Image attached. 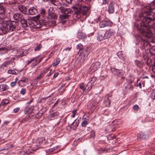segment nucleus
<instances>
[{
    "label": "nucleus",
    "instance_id": "nucleus-1",
    "mask_svg": "<svg viewBox=\"0 0 155 155\" xmlns=\"http://www.w3.org/2000/svg\"><path fill=\"white\" fill-rule=\"evenodd\" d=\"M154 0H147L146 6V29L149 35H152L154 31L153 21L155 20V13L153 11L155 8Z\"/></svg>",
    "mask_w": 155,
    "mask_h": 155
},
{
    "label": "nucleus",
    "instance_id": "nucleus-2",
    "mask_svg": "<svg viewBox=\"0 0 155 155\" xmlns=\"http://www.w3.org/2000/svg\"><path fill=\"white\" fill-rule=\"evenodd\" d=\"M140 16L141 18V17H143L142 21L140 24V31L141 33V36H143L141 37V39L142 41V43L143 44V45L141 47V48L143 50H144L145 51V40L144 39V35L145 32V17L144 15V14H141Z\"/></svg>",
    "mask_w": 155,
    "mask_h": 155
},
{
    "label": "nucleus",
    "instance_id": "nucleus-3",
    "mask_svg": "<svg viewBox=\"0 0 155 155\" xmlns=\"http://www.w3.org/2000/svg\"><path fill=\"white\" fill-rule=\"evenodd\" d=\"M74 14L79 16L82 14L83 15L87 14L89 10V8L86 6L82 5L81 4L76 5L73 7Z\"/></svg>",
    "mask_w": 155,
    "mask_h": 155
},
{
    "label": "nucleus",
    "instance_id": "nucleus-4",
    "mask_svg": "<svg viewBox=\"0 0 155 155\" xmlns=\"http://www.w3.org/2000/svg\"><path fill=\"white\" fill-rule=\"evenodd\" d=\"M18 22L14 21H8L3 26L5 34L8 32L12 31L15 30L16 27L18 25Z\"/></svg>",
    "mask_w": 155,
    "mask_h": 155
},
{
    "label": "nucleus",
    "instance_id": "nucleus-5",
    "mask_svg": "<svg viewBox=\"0 0 155 155\" xmlns=\"http://www.w3.org/2000/svg\"><path fill=\"white\" fill-rule=\"evenodd\" d=\"M40 17L39 15L36 16V18L37 20L39 19V21H37L34 20L31 21V27L35 28H40L42 26L47 25V21L43 18L39 19Z\"/></svg>",
    "mask_w": 155,
    "mask_h": 155
},
{
    "label": "nucleus",
    "instance_id": "nucleus-6",
    "mask_svg": "<svg viewBox=\"0 0 155 155\" xmlns=\"http://www.w3.org/2000/svg\"><path fill=\"white\" fill-rule=\"evenodd\" d=\"M146 47H150L151 46L150 43H155V36H153L155 33L154 29L152 31L153 34L150 36L149 35V34L147 33V29H146Z\"/></svg>",
    "mask_w": 155,
    "mask_h": 155
},
{
    "label": "nucleus",
    "instance_id": "nucleus-7",
    "mask_svg": "<svg viewBox=\"0 0 155 155\" xmlns=\"http://www.w3.org/2000/svg\"><path fill=\"white\" fill-rule=\"evenodd\" d=\"M53 10L54 8L52 7H50L48 9L47 17L48 19H55L57 18V15L54 13Z\"/></svg>",
    "mask_w": 155,
    "mask_h": 155
},
{
    "label": "nucleus",
    "instance_id": "nucleus-8",
    "mask_svg": "<svg viewBox=\"0 0 155 155\" xmlns=\"http://www.w3.org/2000/svg\"><path fill=\"white\" fill-rule=\"evenodd\" d=\"M101 63L98 61H96L92 64L89 71L91 73H92L96 71L101 66Z\"/></svg>",
    "mask_w": 155,
    "mask_h": 155
},
{
    "label": "nucleus",
    "instance_id": "nucleus-9",
    "mask_svg": "<svg viewBox=\"0 0 155 155\" xmlns=\"http://www.w3.org/2000/svg\"><path fill=\"white\" fill-rule=\"evenodd\" d=\"M97 79V78L94 76H93L91 78L90 81L88 83L86 86V87H87V90L89 91L91 89L92 86L94 85Z\"/></svg>",
    "mask_w": 155,
    "mask_h": 155
},
{
    "label": "nucleus",
    "instance_id": "nucleus-10",
    "mask_svg": "<svg viewBox=\"0 0 155 155\" xmlns=\"http://www.w3.org/2000/svg\"><path fill=\"white\" fill-rule=\"evenodd\" d=\"M112 22L110 20H105L100 22L99 26L101 28H104L106 27L111 26L112 24Z\"/></svg>",
    "mask_w": 155,
    "mask_h": 155
},
{
    "label": "nucleus",
    "instance_id": "nucleus-11",
    "mask_svg": "<svg viewBox=\"0 0 155 155\" xmlns=\"http://www.w3.org/2000/svg\"><path fill=\"white\" fill-rule=\"evenodd\" d=\"M115 32L112 29H110L107 30L104 34V37L106 39L110 38V37L114 35Z\"/></svg>",
    "mask_w": 155,
    "mask_h": 155
},
{
    "label": "nucleus",
    "instance_id": "nucleus-12",
    "mask_svg": "<svg viewBox=\"0 0 155 155\" xmlns=\"http://www.w3.org/2000/svg\"><path fill=\"white\" fill-rule=\"evenodd\" d=\"M111 97L108 94L105 96L104 104L105 106L107 107L110 106L111 101L110 98Z\"/></svg>",
    "mask_w": 155,
    "mask_h": 155
},
{
    "label": "nucleus",
    "instance_id": "nucleus-13",
    "mask_svg": "<svg viewBox=\"0 0 155 155\" xmlns=\"http://www.w3.org/2000/svg\"><path fill=\"white\" fill-rule=\"evenodd\" d=\"M82 57H83V59H85L87 57L88 55L89 54L90 52L89 49L86 48L85 49H83L80 53H79Z\"/></svg>",
    "mask_w": 155,
    "mask_h": 155
},
{
    "label": "nucleus",
    "instance_id": "nucleus-14",
    "mask_svg": "<svg viewBox=\"0 0 155 155\" xmlns=\"http://www.w3.org/2000/svg\"><path fill=\"white\" fill-rule=\"evenodd\" d=\"M38 11L37 9L35 7H33L30 8L27 11V15H33L37 13Z\"/></svg>",
    "mask_w": 155,
    "mask_h": 155
},
{
    "label": "nucleus",
    "instance_id": "nucleus-15",
    "mask_svg": "<svg viewBox=\"0 0 155 155\" xmlns=\"http://www.w3.org/2000/svg\"><path fill=\"white\" fill-rule=\"evenodd\" d=\"M114 3L113 2H111L108 6V12L110 14H112L114 13Z\"/></svg>",
    "mask_w": 155,
    "mask_h": 155
},
{
    "label": "nucleus",
    "instance_id": "nucleus-16",
    "mask_svg": "<svg viewBox=\"0 0 155 155\" xmlns=\"http://www.w3.org/2000/svg\"><path fill=\"white\" fill-rule=\"evenodd\" d=\"M56 24V22L54 19H49L47 21V25L51 27L54 26Z\"/></svg>",
    "mask_w": 155,
    "mask_h": 155
},
{
    "label": "nucleus",
    "instance_id": "nucleus-17",
    "mask_svg": "<svg viewBox=\"0 0 155 155\" xmlns=\"http://www.w3.org/2000/svg\"><path fill=\"white\" fill-rule=\"evenodd\" d=\"M69 17V16L66 15H60L59 18L62 23H64Z\"/></svg>",
    "mask_w": 155,
    "mask_h": 155
},
{
    "label": "nucleus",
    "instance_id": "nucleus-18",
    "mask_svg": "<svg viewBox=\"0 0 155 155\" xmlns=\"http://www.w3.org/2000/svg\"><path fill=\"white\" fill-rule=\"evenodd\" d=\"M45 138L44 137H41L38 138L36 140V142L38 144H39V145L40 146L42 144H45Z\"/></svg>",
    "mask_w": 155,
    "mask_h": 155
},
{
    "label": "nucleus",
    "instance_id": "nucleus-19",
    "mask_svg": "<svg viewBox=\"0 0 155 155\" xmlns=\"http://www.w3.org/2000/svg\"><path fill=\"white\" fill-rule=\"evenodd\" d=\"M77 37L80 39H84L87 37L85 34L82 32H79L78 33Z\"/></svg>",
    "mask_w": 155,
    "mask_h": 155
},
{
    "label": "nucleus",
    "instance_id": "nucleus-20",
    "mask_svg": "<svg viewBox=\"0 0 155 155\" xmlns=\"http://www.w3.org/2000/svg\"><path fill=\"white\" fill-rule=\"evenodd\" d=\"M19 10L23 13L27 14V10L26 8L23 5H20L19 6Z\"/></svg>",
    "mask_w": 155,
    "mask_h": 155
},
{
    "label": "nucleus",
    "instance_id": "nucleus-21",
    "mask_svg": "<svg viewBox=\"0 0 155 155\" xmlns=\"http://www.w3.org/2000/svg\"><path fill=\"white\" fill-rule=\"evenodd\" d=\"M21 25L24 28H25L28 26L27 21L24 18H21Z\"/></svg>",
    "mask_w": 155,
    "mask_h": 155
},
{
    "label": "nucleus",
    "instance_id": "nucleus-22",
    "mask_svg": "<svg viewBox=\"0 0 155 155\" xmlns=\"http://www.w3.org/2000/svg\"><path fill=\"white\" fill-rule=\"evenodd\" d=\"M97 40L100 41L106 39L104 37V35L103 36L101 33H99L98 34L97 36Z\"/></svg>",
    "mask_w": 155,
    "mask_h": 155
},
{
    "label": "nucleus",
    "instance_id": "nucleus-23",
    "mask_svg": "<svg viewBox=\"0 0 155 155\" xmlns=\"http://www.w3.org/2000/svg\"><path fill=\"white\" fill-rule=\"evenodd\" d=\"M59 115V113L58 112H55L53 114H50L49 116V118L51 119L52 120L53 118H56Z\"/></svg>",
    "mask_w": 155,
    "mask_h": 155
},
{
    "label": "nucleus",
    "instance_id": "nucleus-24",
    "mask_svg": "<svg viewBox=\"0 0 155 155\" xmlns=\"http://www.w3.org/2000/svg\"><path fill=\"white\" fill-rule=\"evenodd\" d=\"M51 2L54 5L57 6V8L59 9V7H62L61 6V2L56 1V0H51Z\"/></svg>",
    "mask_w": 155,
    "mask_h": 155
},
{
    "label": "nucleus",
    "instance_id": "nucleus-25",
    "mask_svg": "<svg viewBox=\"0 0 155 155\" xmlns=\"http://www.w3.org/2000/svg\"><path fill=\"white\" fill-rule=\"evenodd\" d=\"M78 124L79 122L78 121H74L71 124V128L73 130H75L78 126Z\"/></svg>",
    "mask_w": 155,
    "mask_h": 155
},
{
    "label": "nucleus",
    "instance_id": "nucleus-26",
    "mask_svg": "<svg viewBox=\"0 0 155 155\" xmlns=\"http://www.w3.org/2000/svg\"><path fill=\"white\" fill-rule=\"evenodd\" d=\"M8 89V86L5 84H1L0 85V91H4Z\"/></svg>",
    "mask_w": 155,
    "mask_h": 155
},
{
    "label": "nucleus",
    "instance_id": "nucleus-27",
    "mask_svg": "<svg viewBox=\"0 0 155 155\" xmlns=\"http://www.w3.org/2000/svg\"><path fill=\"white\" fill-rule=\"evenodd\" d=\"M13 17L15 20H17L20 18L21 19L22 17V16L21 15L19 14L16 13L13 15Z\"/></svg>",
    "mask_w": 155,
    "mask_h": 155
},
{
    "label": "nucleus",
    "instance_id": "nucleus-28",
    "mask_svg": "<svg viewBox=\"0 0 155 155\" xmlns=\"http://www.w3.org/2000/svg\"><path fill=\"white\" fill-rule=\"evenodd\" d=\"M83 46L81 44H78L77 46V48L79 50L78 53H80L83 49Z\"/></svg>",
    "mask_w": 155,
    "mask_h": 155
},
{
    "label": "nucleus",
    "instance_id": "nucleus-29",
    "mask_svg": "<svg viewBox=\"0 0 155 155\" xmlns=\"http://www.w3.org/2000/svg\"><path fill=\"white\" fill-rule=\"evenodd\" d=\"M34 109V107H32L28 108H26L25 110V112H29V113H31Z\"/></svg>",
    "mask_w": 155,
    "mask_h": 155
},
{
    "label": "nucleus",
    "instance_id": "nucleus-30",
    "mask_svg": "<svg viewBox=\"0 0 155 155\" xmlns=\"http://www.w3.org/2000/svg\"><path fill=\"white\" fill-rule=\"evenodd\" d=\"M59 9L62 13L64 14V15H65L67 8H65L63 7H59Z\"/></svg>",
    "mask_w": 155,
    "mask_h": 155
},
{
    "label": "nucleus",
    "instance_id": "nucleus-31",
    "mask_svg": "<svg viewBox=\"0 0 155 155\" xmlns=\"http://www.w3.org/2000/svg\"><path fill=\"white\" fill-rule=\"evenodd\" d=\"M60 59L59 58H57L55 61L53 63V65L54 66H56L58 65L60 63Z\"/></svg>",
    "mask_w": 155,
    "mask_h": 155
},
{
    "label": "nucleus",
    "instance_id": "nucleus-32",
    "mask_svg": "<svg viewBox=\"0 0 155 155\" xmlns=\"http://www.w3.org/2000/svg\"><path fill=\"white\" fill-rule=\"evenodd\" d=\"M150 97L153 100L155 99V89L153 90L150 94Z\"/></svg>",
    "mask_w": 155,
    "mask_h": 155
},
{
    "label": "nucleus",
    "instance_id": "nucleus-33",
    "mask_svg": "<svg viewBox=\"0 0 155 155\" xmlns=\"http://www.w3.org/2000/svg\"><path fill=\"white\" fill-rule=\"evenodd\" d=\"M5 9L2 5H0V14L3 15L5 13Z\"/></svg>",
    "mask_w": 155,
    "mask_h": 155
},
{
    "label": "nucleus",
    "instance_id": "nucleus-34",
    "mask_svg": "<svg viewBox=\"0 0 155 155\" xmlns=\"http://www.w3.org/2000/svg\"><path fill=\"white\" fill-rule=\"evenodd\" d=\"M38 57H39V56H37V57L34 58L33 59H32L31 60H30L27 61H26L27 64H30L31 62H32V61L35 60H36V59H38Z\"/></svg>",
    "mask_w": 155,
    "mask_h": 155
},
{
    "label": "nucleus",
    "instance_id": "nucleus-35",
    "mask_svg": "<svg viewBox=\"0 0 155 155\" xmlns=\"http://www.w3.org/2000/svg\"><path fill=\"white\" fill-rule=\"evenodd\" d=\"M9 102V101L8 100L4 99L2 101L1 104H2V105H4L8 104Z\"/></svg>",
    "mask_w": 155,
    "mask_h": 155
},
{
    "label": "nucleus",
    "instance_id": "nucleus-36",
    "mask_svg": "<svg viewBox=\"0 0 155 155\" xmlns=\"http://www.w3.org/2000/svg\"><path fill=\"white\" fill-rule=\"evenodd\" d=\"M8 73L9 74H16V72L14 70L12 69H9L8 71Z\"/></svg>",
    "mask_w": 155,
    "mask_h": 155
},
{
    "label": "nucleus",
    "instance_id": "nucleus-37",
    "mask_svg": "<svg viewBox=\"0 0 155 155\" xmlns=\"http://www.w3.org/2000/svg\"><path fill=\"white\" fill-rule=\"evenodd\" d=\"M115 71L117 72V74L118 75H123V73L120 70L115 69Z\"/></svg>",
    "mask_w": 155,
    "mask_h": 155
},
{
    "label": "nucleus",
    "instance_id": "nucleus-38",
    "mask_svg": "<svg viewBox=\"0 0 155 155\" xmlns=\"http://www.w3.org/2000/svg\"><path fill=\"white\" fill-rule=\"evenodd\" d=\"M41 48L42 45L41 44H39L36 47L35 49V51H38L40 50Z\"/></svg>",
    "mask_w": 155,
    "mask_h": 155
},
{
    "label": "nucleus",
    "instance_id": "nucleus-39",
    "mask_svg": "<svg viewBox=\"0 0 155 155\" xmlns=\"http://www.w3.org/2000/svg\"><path fill=\"white\" fill-rule=\"evenodd\" d=\"M80 87L81 89H82L84 91L86 89V87H85V85L83 83L80 84Z\"/></svg>",
    "mask_w": 155,
    "mask_h": 155
},
{
    "label": "nucleus",
    "instance_id": "nucleus-40",
    "mask_svg": "<svg viewBox=\"0 0 155 155\" xmlns=\"http://www.w3.org/2000/svg\"><path fill=\"white\" fill-rule=\"evenodd\" d=\"M3 34H5V31H4L3 26L0 27V35Z\"/></svg>",
    "mask_w": 155,
    "mask_h": 155
},
{
    "label": "nucleus",
    "instance_id": "nucleus-41",
    "mask_svg": "<svg viewBox=\"0 0 155 155\" xmlns=\"http://www.w3.org/2000/svg\"><path fill=\"white\" fill-rule=\"evenodd\" d=\"M94 102H93L92 101L89 104V107L91 109L93 108L94 107V106H96L95 105H94Z\"/></svg>",
    "mask_w": 155,
    "mask_h": 155
},
{
    "label": "nucleus",
    "instance_id": "nucleus-42",
    "mask_svg": "<svg viewBox=\"0 0 155 155\" xmlns=\"http://www.w3.org/2000/svg\"><path fill=\"white\" fill-rule=\"evenodd\" d=\"M88 124V122L86 120H84L81 123V125L82 127H85Z\"/></svg>",
    "mask_w": 155,
    "mask_h": 155
},
{
    "label": "nucleus",
    "instance_id": "nucleus-43",
    "mask_svg": "<svg viewBox=\"0 0 155 155\" xmlns=\"http://www.w3.org/2000/svg\"><path fill=\"white\" fill-rule=\"evenodd\" d=\"M5 49L7 50H4L3 49H1V50H0V53L1 54H5L8 52V50L6 48Z\"/></svg>",
    "mask_w": 155,
    "mask_h": 155
},
{
    "label": "nucleus",
    "instance_id": "nucleus-44",
    "mask_svg": "<svg viewBox=\"0 0 155 155\" xmlns=\"http://www.w3.org/2000/svg\"><path fill=\"white\" fill-rule=\"evenodd\" d=\"M48 71V68L44 69L43 71H41L40 73H42V75H43L46 74Z\"/></svg>",
    "mask_w": 155,
    "mask_h": 155
},
{
    "label": "nucleus",
    "instance_id": "nucleus-45",
    "mask_svg": "<svg viewBox=\"0 0 155 155\" xmlns=\"http://www.w3.org/2000/svg\"><path fill=\"white\" fill-rule=\"evenodd\" d=\"M42 75V73H40L39 75L35 78V79L36 80H38L41 78H43Z\"/></svg>",
    "mask_w": 155,
    "mask_h": 155
},
{
    "label": "nucleus",
    "instance_id": "nucleus-46",
    "mask_svg": "<svg viewBox=\"0 0 155 155\" xmlns=\"http://www.w3.org/2000/svg\"><path fill=\"white\" fill-rule=\"evenodd\" d=\"M95 136V132L93 131L90 132V137H91L94 138Z\"/></svg>",
    "mask_w": 155,
    "mask_h": 155
},
{
    "label": "nucleus",
    "instance_id": "nucleus-47",
    "mask_svg": "<svg viewBox=\"0 0 155 155\" xmlns=\"http://www.w3.org/2000/svg\"><path fill=\"white\" fill-rule=\"evenodd\" d=\"M8 64V62L5 61L2 64V67H3V68L5 67H7V65Z\"/></svg>",
    "mask_w": 155,
    "mask_h": 155
},
{
    "label": "nucleus",
    "instance_id": "nucleus-48",
    "mask_svg": "<svg viewBox=\"0 0 155 155\" xmlns=\"http://www.w3.org/2000/svg\"><path fill=\"white\" fill-rule=\"evenodd\" d=\"M92 102L94 103V105H96L98 104L99 102V100H97V98H96Z\"/></svg>",
    "mask_w": 155,
    "mask_h": 155
},
{
    "label": "nucleus",
    "instance_id": "nucleus-49",
    "mask_svg": "<svg viewBox=\"0 0 155 155\" xmlns=\"http://www.w3.org/2000/svg\"><path fill=\"white\" fill-rule=\"evenodd\" d=\"M24 55V52L23 51H22L20 53V54L17 55V57L18 58L21 57Z\"/></svg>",
    "mask_w": 155,
    "mask_h": 155
},
{
    "label": "nucleus",
    "instance_id": "nucleus-50",
    "mask_svg": "<svg viewBox=\"0 0 155 155\" xmlns=\"http://www.w3.org/2000/svg\"><path fill=\"white\" fill-rule=\"evenodd\" d=\"M26 92V89L25 88H22L20 91V93L22 95H24Z\"/></svg>",
    "mask_w": 155,
    "mask_h": 155
},
{
    "label": "nucleus",
    "instance_id": "nucleus-51",
    "mask_svg": "<svg viewBox=\"0 0 155 155\" xmlns=\"http://www.w3.org/2000/svg\"><path fill=\"white\" fill-rule=\"evenodd\" d=\"M3 24H4V26L5 24V23L4 22L3 19L2 18H0V26L2 25Z\"/></svg>",
    "mask_w": 155,
    "mask_h": 155
},
{
    "label": "nucleus",
    "instance_id": "nucleus-52",
    "mask_svg": "<svg viewBox=\"0 0 155 155\" xmlns=\"http://www.w3.org/2000/svg\"><path fill=\"white\" fill-rule=\"evenodd\" d=\"M66 12L65 13V15L68 14L69 13H71L72 12L71 9L70 8H67L66 9Z\"/></svg>",
    "mask_w": 155,
    "mask_h": 155
},
{
    "label": "nucleus",
    "instance_id": "nucleus-53",
    "mask_svg": "<svg viewBox=\"0 0 155 155\" xmlns=\"http://www.w3.org/2000/svg\"><path fill=\"white\" fill-rule=\"evenodd\" d=\"M16 81L12 82L10 84V86L11 87H13L16 85Z\"/></svg>",
    "mask_w": 155,
    "mask_h": 155
},
{
    "label": "nucleus",
    "instance_id": "nucleus-54",
    "mask_svg": "<svg viewBox=\"0 0 155 155\" xmlns=\"http://www.w3.org/2000/svg\"><path fill=\"white\" fill-rule=\"evenodd\" d=\"M58 146H58L49 149V151L51 152H52L53 150H56L58 147Z\"/></svg>",
    "mask_w": 155,
    "mask_h": 155
},
{
    "label": "nucleus",
    "instance_id": "nucleus-55",
    "mask_svg": "<svg viewBox=\"0 0 155 155\" xmlns=\"http://www.w3.org/2000/svg\"><path fill=\"white\" fill-rule=\"evenodd\" d=\"M139 107V106L137 104H135L133 106L134 109L136 110H137L138 109Z\"/></svg>",
    "mask_w": 155,
    "mask_h": 155
},
{
    "label": "nucleus",
    "instance_id": "nucleus-56",
    "mask_svg": "<svg viewBox=\"0 0 155 155\" xmlns=\"http://www.w3.org/2000/svg\"><path fill=\"white\" fill-rule=\"evenodd\" d=\"M19 110H20L19 108L17 107L16 108H15L14 109L13 111L15 113H17V112H18V111Z\"/></svg>",
    "mask_w": 155,
    "mask_h": 155
},
{
    "label": "nucleus",
    "instance_id": "nucleus-57",
    "mask_svg": "<svg viewBox=\"0 0 155 155\" xmlns=\"http://www.w3.org/2000/svg\"><path fill=\"white\" fill-rule=\"evenodd\" d=\"M151 68L152 71L155 73V64L152 66Z\"/></svg>",
    "mask_w": 155,
    "mask_h": 155
},
{
    "label": "nucleus",
    "instance_id": "nucleus-58",
    "mask_svg": "<svg viewBox=\"0 0 155 155\" xmlns=\"http://www.w3.org/2000/svg\"><path fill=\"white\" fill-rule=\"evenodd\" d=\"M41 13L42 14H44L45 13V10L44 9H42L41 10Z\"/></svg>",
    "mask_w": 155,
    "mask_h": 155
},
{
    "label": "nucleus",
    "instance_id": "nucleus-59",
    "mask_svg": "<svg viewBox=\"0 0 155 155\" xmlns=\"http://www.w3.org/2000/svg\"><path fill=\"white\" fill-rule=\"evenodd\" d=\"M151 61V60L148 59L147 60V64L149 66L151 65V64H150V62Z\"/></svg>",
    "mask_w": 155,
    "mask_h": 155
},
{
    "label": "nucleus",
    "instance_id": "nucleus-60",
    "mask_svg": "<svg viewBox=\"0 0 155 155\" xmlns=\"http://www.w3.org/2000/svg\"><path fill=\"white\" fill-rule=\"evenodd\" d=\"M137 137L138 139H140L143 137V135L140 134H139L137 135Z\"/></svg>",
    "mask_w": 155,
    "mask_h": 155
},
{
    "label": "nucleus",
    "instance_id": "nucleus-61",
    "mask_svg": "<svg viewBox=\"0 0 155 155\" xmlns=\"http://www.w3.org/2000/svg\"><path fill=\"white\" fill-rule=\"evenodd\" d=\"M52 71V69H51L50 72L48 73V74L47 75H46V77H49L50 76L51 74H52V73L53 72H51V71Z\"/></svg>",
    "mask_w": 155,
    "mask_h": 155
},
{
    "label": "nucleus",
    "instance_id": "nucleus-62",
    "mask_svg": "<svg viewBox=\"0 0 155 155\" xmlns=\"http://www.w3.org/2000/svg\"><path fill=\"white\" fill-rule=\"evenodd\" d=\"M58 74L59 73L58 72H56L53 75V78H55L56 77H57L58 76Z\"/></svg>",
    "mask_w": 155,
    "mask_h": 155
},
{
    "label": "nucleus",
    "instance_id": "nucleus-63",
    "mask_svg": "<svg viewBox=\"0 0 155 155\" xmlns=\"http://www.w3.org/2000/svg\"><path fill=\"white\" fill-rule=\"evenodd\" d=\"M33 100V99H31L27 103V104L28 105H29L32 102Z\"/></svg>",
    "mask_w": 155,
    "mask_h": 155
},
{
    "label": "nucleus",
    "instance_id": "nucleus-64",
    "mask_svg": "<svg viewBox=\"0 0 155 155\" xmlns=\"http://www.w3.org/2000/svg\"><path fill=\"white\" fill-rule=\"evenodd\" d=\"M71 47H67V48H65L64 49V50H65V51H69L71 49Z\"/></svg>",
    "mask_w": 155,
    "mask_h": 155
}]
</instances>
